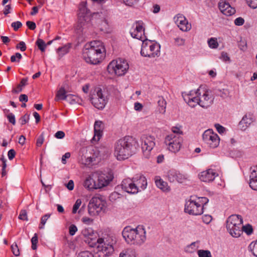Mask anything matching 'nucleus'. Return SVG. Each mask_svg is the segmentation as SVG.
<instances>
[{"instance_id": "obj_9", "label": "nucleus", "mask_w": 257, "mask_h": 257, "mask_svg": "<svg viewBox=\"0 0 257 257\" xmlns=\"http://www.w3.org/2000/svg\"><path fill=\"white\" fill-rule=\"evenodd\" d=\"M164 143L170 151L175 153L180 150L182 138L175 134H170L165 137Z\"/></svg>"}, {"instance_id": "obj_33", "label": "nucleus", "mask_w": 257, "mask_h": 257, "mask_svg": "<svg viewBox=\"0 0 257 257\" xmlns=\"http://www.w3.org/2000/svg\"><path fill=\"white\" fill-rule=\"evenodd\" d=\"M28 78H23L19 84L17 85L16 88H14L12 90V92L14 93H19L21 92L23 90V87L27 85Z\"/></svg>"}, {"instance_id": "obj_38", "label": "nucleus", "mask_w": 257, "mask_h": 257, "mask_svg": "<svg viewBox=\"0 0 257 257\" xmlns=\"http://www.w3.org/2000/svg\"><path fill=\"white\" fill-rule=\"evenodd\" d=\"M197 254L199 257H212L209 250L199 249L197 251Z\"/></svg>"}, {"instance_id": "obj_58", "label": "nucleus", "mask_w": 257, "mask_h": 257, "mask_svg": "<svg viewBox=\"0 0 257 257\" xmlns=\"http://www.w3.org/2000/svg\"><path fill=\"white\" fill-rule=\"evenodd\" d=\"M7 118L9 122L12 123L13 125L16 124V119L15 115L12 113H10L7 115Z\"/></svg>"}, {"instance_id": "obj_31", "label": "nucleus", "mask_w": 257, "mask_h": 257, "mask_svg": "<svg viewBox=\"0 0 257 257\" xmlns=\"http://www.w3.org/2000/svg\"><path fill=\"white\" fill-rule=\"evenodd\" d=\"M158 104L160 113L164 114L166 112L167 103L163 97L158 96Z\"/></svg>"}, {"instance_id": "obj_55", "label": "nucleus", "mask_w": 257, "mask_h": 257, "mask_svg": "<svg viewBox=\"0 0 257 257\" xmlns=\"http://www.w3.org/2000/svg\"><path fill=\"white\" fill-rule=\"evenodd\" d=\"M248 6L252 9L257 8V0H245Z\"/></svg>"}, {"instance_id": "obj_63", "label": "nucleus", "mask_w": 257, "mask_h": 257, "mask_svg": "<svg viewBox=\"0 0 257 257\" xmlns=\"http://www.w3.org/2000/svg\"><path fill=\"white\" fill-rule=\"evenodd\" d=\"M244 22V20L241 17L236 18L234 21V24L236 26H242Z\"/></svg>"}, {"instance_id": "obj_11", "label": "nucleus", "mask_w": 257, "mask_h": 257, "mask_svg": "<svg viewBox=\"0 0 257 257\" xmlns=\"http://www.w3.org/2000/svg\"><path fill=\"white\" fill-rule=\"evenodd\" d=\"M202 139L211 148H215L219 144L220 139L218 136L211 129H208L203 133Z\"/></svg>"}, {"instance_id": "obj_27", "label": "nucleus", "mask_w": 257, "mask_h": 257, "mask_svg": "<svg viewBox=\"0 0 257 257\" xmlns=\"http://www.w3.org/2000/svg\"><path fill=\"white\" fill-rule=\"evenodd\" d=\"M253 121L250 115H245L239 123V127L242 131H244Z\"/></svg>"}, {"instance_id": "obj_6", "label": "nucleus", "mask_w": 257, "mask_h": 257, "mask_svg": "<svg viewBox=\"0 0 257 257\" xmlns=\"http://www.w3.org/2000/svg\"><path fill=\"white\" fill-rule=\"evenodd\" d=\"M128 68L129 65L127 61L121 58L112 60L107 67L109 74L118 76L124 75Z\"/></svg>"}, {"instance_id": "obj_29", "label": "nucleus", "mask_w": 257, "mask_h": 257, "mask_svg": "<svg viewBox=\"0 0 257 257\" xmlns=\"http://www.w3.org/2000/svg\"><path fill=\"white\" fill-rule=\"evenodd\" d=\"M99 29L101 31L108 33L109 31V25L106 17H103L98 21Z\"/></svg>"}, {"instance_id": "obj_56", "label": "nucleus", "mask_w": 257, "mask_h": 257, "mask_svg": "<svg viewBox=\"0 0 257 257\" xmlns=\"http://www.w3.org/2000/svg\"><path fill=\"white\" fill-rule=\"evenodd\" d=\"M77 227L74 224H71L69 227V234L71 236L74 235L77 231Z\"/></svg>"}, {"instance_id": "obj_26", "label": "nucleus", "mask_w": 257, "mask_h": 257, "mask_svg": "<svg viewBox=\"0 0 257 257\" xmlns=\"http://www.w3.org/2000/svg\"><path fill=\"white\" fill-rule=\"evenodd\" d=\"M94 172L92 173L84 181L83 185L85 188L89 190H92L93 189H98L97 187V184L95 182V179H94Z\"/></svg>"}, {"instance_id": "obj_12", "label": "nucleus", "mask_w": 257, "mask_h": 257, "mask_svg": "<svg viewBox=\"0 0 257 257\" xmlns=\"http://www.w3.org/2000/svg\"><path fill=\"white\" fill-rule=\"evenodd\" d=\"M201 92V88L195 90H191L188 93L183 92L182 97L184 101L191 107H194L199 105V94Z\"/></svg>"}, {"instance_id": "obj_53", "label": "nucleus", "mask_w": 257, "mask_h": 257, "mask_svg": "<svg viewBox=\"0 0 257 257\" xmlns=\"http://www.w3.org/2000/svg\"><path fill=\"white\" fill-rule=\"evenodd\" d=\"M11 248L13 254L15 256H17L20 255L19 249L16 243L12 244L11 246Z\"/></svg>"}, {"instance_id": "obj_36", "label": "nucleus", "mask_w": 257, "mask_h": 257, "mask_svg": "<svg viewBox=\"0 0 257 257\" xmlns=\"http://www.w3.org/2000/svg\"><path fill=\"white\" fill-rule=\"evenodd\" d=\"M119 257H136V252L134 249L128 248L121 252Z\"/></svg>"}, {"instance_id": "obj_50", "label": "nucleus", "mask_w": 257, "mask_h": 257, "mask_svg": "<svg viewBox=\"0 0 257 257\" xmlns=\"http://www.w3.org/2000/svg\"><path fill=\"white\" fill-rule=\"evenodd\" d=\"M19 219L22 220H25V221H28V218L27 215V212L26 210H22L20 211L19 216Z\"/></svg>"}, {"instance_id": "obj_44", "label": "nucleus", "mask_w": 257, "mask_h": 257, "mask_svg": "<svg viewBox=\"0 0 257 257\" xmlns=\"http://www.w3.org/2000/svg\"><path fill=\"white\" fill-rule=\"evenodd\" d=\"M36 44L39 48V49L42 51L44 52L45 51L46 44H45V42L42 40L39 39L37 42Z\"/></svg>"}, {"instance_id": "obj_43", "label": "nucleus", "mask_w": 257, "mask_h": 257, "mask_svg": "<svg viewBox=\"0 0 257 257\" xmlns=\"http://www.w3.org/2000/svg\"><path fill=\"white\" fill-rule=\"evenodd\" d=\"M198 242H192L190 244L188 245L186 247V251L189 252H194L197 248H198V246H196V243Z\"/></svg>"}, {"instance_id": "obj_45", "label": "nucleus", "mask_w": 257, "mask_h": 257, "mask_svg": "<svg viewBox=\"0 0 257 257\" xmlns=\"http://www.w3.org/2000/svg\"><path fill=\"white\" fill-rule=\"evenodd\" d=\"M50 214H46L42 217L41 219V223L39 227L40 229H43L44 228V226L46 223L48 219L50 217Z\"/></svg>"}, {"instance_id": "obj_22", "label": "nucleus", "mask_w": 257, "mask_h": 257, "mask_svg": "<svg viewBox=\"0 0 257 257\" xmlns=\"http://www.w3.org/2000/svg\"><path fill=\"white\" fill-rule=\"evenodd\" d=\"M250 170L249 186L252 190L257 191V166L251 167Z\"/></svg>"}, {"instance_id": "obj_34", "label": "nucleus", "mask_w": 257, "mask_h": 257, "mask_svg": "<svg viewBox=\"0 0 257 257\" xmlns=\"http://www.w3.org/2000/svg\"><path fill=\"white\" fill-rule=\"evenodd\" d=\"M94 152L92 156H89L87 157L86 161H85L84 165H89L92 163L96 161V158L98 157V150L97 149L93 150Z\"/></svg>"}, {"instance_id": "obj_41", "label": "nucleus", "mask_w": 257, "mask_h": 257, "mask_svg": "<svg viewBox=\"0 0 257 257\" xmlns=\"http://www.w3.org/2000/svg\"><path fill=\"white\" fill-rule=\"evenodd\" d=\"M252 254L257 257V240L254 242H252L248 246Z\"/></svg>"}, {"instance_id": "obj_57", "label": "nucleus", "mask_w": 257, "mask_h": 257, "mask_svg": "<svg viewBox=\"0 0 257 257\" xmlns=\"http://www.w3.org/2000/svg\"><path fill=\"white\" fill-rule=\"evenodd\" d=\"M77 257H94L93 254L88 251L80 252Z\"/></svg>"}, {"instance_id": "obj_20", "label": "nucleus", "mask_w": 257, "mask_h": 257, "mask_svg": "<svg viewBox=\"0 0 257 257\" xmlns=\"http://www.w3.org/2000/svg\"><path fill=\"white\" fill-rule=\"evenodd\" d=\"M217 175L215 170L210 169L202 172L199 175V177L202 181L209 182L213 181Z\"/></svg>"}, {"instance_id": "obj_17", "label": "nucleus", "mask_w": 257, "mask_h": 257, "mask_svg": "<svg viewBox=\"0 0 257 257\" xmlns=\"http://www.w3.org/2000/svg\"><path fill=\"white\" fill-rule=\"evenodd\" d=\"M174 21L179 29L184 32H187L191 29L186 18L182 14H178L174 18Z\"/></svg>"}, {"instance_id": "obj_61", "label": "nucleus", "mask_w": 257, "mask_h": 257, "mask_svg": "<svg viewBox=\"0 0 257 257\" xmlns=\"http://www.w3.org/2000/svg\"><path fill=\"white\" fill-rule=\"evenodd\" d=\"M17 49H20L21 51H25L26 49V46L24 42H20L16 46Z\"/></svg>"}, {"instance_id": "obj_40", "label": "nucleus", "mask_w": 257, "mask_h": 257, "mask_svg": "<svg viewBox=\"0 0 257 257\" xmlns=\"http://www.w3.org/2000/svg\"><path fill=\"white\" fill-rule=\"evenodd\" d=\"M82 234L85 237H90V236H96V234L93 232V230L89 228H85L82 230Z\"/></svg>"}, {"instance_id": "obj_51", "label": "nucleus", "mask_w": 257, "mask_h": 257, "mask_svg": "<svg viewBox=\"0 0 257 257\" xmlns=\"http://www.w3.org/2000/svg\"><path fill=\"white\" fill-rule=\"evenodd\" d=\"M22 55L19 53H16L15 55H12L11 57V61L12 62H19L22 58Z\"/></svg>"}, {"instance_id": "obj_21", "label": "nucleus", "mask_w": 257, "mask_h": 257, "mask_svg": "<svg viewBox=\"0 0 257 257\" xmlns=\"http://www.w3.org/2000/svg\"><path fill=\"white\" fill-rule=\"evenodd\" d=\"M218 7L221 12L227 16H231L235 13L234 8L231 7L228 2L225 1L219 2Z\"/></svg>"}, {"instance_id": "obj_23", "label": "nucleus", "mask_w": 257, "mask_h": 257, "mask_svg": "<svg viewBox=\"0 0 257 257\" xmlns=\"http://www.w3.org/2000/svg\"><path fill=\"white\" fill-rule=\"evenodd\" d=\"M135 186L138 188V192L145 190L147 186V179L143 175H138L133 178Z\"/></svg>"}, {"instance_id": "obj_49", "label": "nucleus", "mask_w": 257, "mask_h": 257, "mask_svg": "<svg viewBox=\"0 0 257 257\" xmlns=\"http://www.w3.org/2000/svg\"><path fill=\"white\" fill-rule=\"evenodd\" d=\"M195 200L198 202V203H199V204H201L202 206H203V210L204 209V206L209 201L208 199L206 197H199Z\"/></svg>"}, {"instance_id": "obj_19", "label": "nucleus", "mask_w": 257, "mask_h": 257, "mask_svg": "<svg viewBox=\"0 0 257 257\" xmlns=\"http://www.w3.org/2000/svg\"><path fill=\"white\" fill-rule=\"evenodd\" d=\"M122 189L130 194H136L138 192V188L135 186L134 178L124 179L121 183Z\"/></svg>"}, {"instance_id": "obj_25", "label": "nucleus", "mask_w": 257, "mask_h": 257, "mask_svg": "<svg viewBox=\"0 0 257 257\" xmlns=\"http://www.w3.org/2000/svg\"><path fill=\"white\" fill-rule=\"evenodd\" d=\"M103 128V123L101 121H96L94 124V135L92 138L93 141H98L102 135Z\"/></svg>"}, {"instance_id": "obj_18", "label": "nucleus", "mask_w": 257, "mask_h": 257, "mask_svg": "<svg viewBox=\"0 0 257 257\" xmlns=\"http://www.w3.org/2000/svg\"><path fill=\"white\" fill-rule=\"evenodd\" d=\"M167 177L170 182L183 183L187 178L183 174L175 170H170L167 174Z\"/></svg>"}, {"instance_id": "obj_28", "label": "nucleus", "mask_w": 257, "mask_h": 257, "mask_svg": "<svg viewBox=\"0 0 257 257\" xmlns=\"http://www.w3.org/2000/svg\"><path fill=\"white\" fill-rule=\"evenodd\" d=\"M155 183L156 186L163 191H169L170 188L166 182L164 181L160 176H156Z\"/></svg>"}, {"instance_id": "obj_48", "label": "nucleus", "mask_w": 257, "mask_h": 257, "mask_svg": "<svg viewBox=\"0 0 257 257\" xmlns=\"http://www.w3.org/2000/svg\"><path fill=\"white\" fill-rule=\"evenodd\" d=\"M38 236L36 233H35L34 235V236L31 239V242H32V248L33 250H35L37 248V244L38 243Z\"/></svg>"}, {"instance_id": "obj_37", "label": "nucleus", "mask_w": 257, "mask_h": 257, "mask_svg": "<svg viewBox=\"0 0 257 257\" xmlns=\"http://www.w3.org/2000/svg\"><path fill=\"white\" fill-rule=\"evenodd\" d=\"M79 156V162L84 165L85 161H86L87 157L88 156V154L85 149H82L80 151Z\"/></svg>"}, {"instance_id": "obj_59", "label": "nucleus", "mask_w": 257, "mask_h": 257, "mask_svg": "<svg viewBox=\"0 0 257 257\" xmlns=\"http://www.w3.org/2000/svg\"><path fill=\"white\" fill-rule=\"evenodd\" d=\"M44 141V133H42L41 135L37 139L36 145L37 147H40L43 144Z\"/></svg>"}, {"instance_id": "obj_14", "label": "nucleus", "mask_w": 257, "mask_h": 257, "mask_svg": "<svg viewBox=\"0 0 257 257\" xmlns=\"http://www.w3.org/2000/svg\"><path fill=\"white\" fill-rule=\"evenodd\" d=\"M90 100L93 105L98 109H103L107 101L100 88H98L96 93L91 96Z\"/></svg>"}, {"instance_id": "obj_64", "label": "nucleus", "mask_w": 257, "mask_h": 257, "mask_svg": "<svg viewBox=\"0 0 257 257\" xmlns=\"http://www.w3.org/2000/svg\"><path fill=\"white\" fill-rule=\"evenodd\" d=\"M203 221L206 223H209L212 220V217L209 215H205L202 217Z\"/></svg>"}, {"instance_id": "obj_5", "label": "nucleus", "mask_w": 257, "mask_h": 257, "mask_svg": "<svg viewBox=\"0 0 257 257\" xmlns=\"http://www.w3.org/2000/svg\"><path fill=\"white\" fill-rule=\"evenodd\" d=\"M243 220L239 215H231L226 220V228L229 234L234 237L240 236L242 233Z\"/></svg>"}, {"instance_id": "obj_4", "label": "nucleus", "mask_w": 257, "mask_h": 257, "mask_svg": "<svg viewBox=\"0 0 257 257\" xmlns=\"http://www.w3.org/2000/svg\"><path fill=\"white\" fill-rule=\"evenodd\" d=\"M115 242L112 238H98L93 244L96 245L97 254L99 257L109 256L114 251L113 244Z\"/></svg>"}, {"instance_id": "obj_62", "label": "nucleus", "mask_w": 257, "mask_h": 257, "mask_svg": "<svg viewBox=\"0 0 257 257\" xmlns=\"http://www.w3.org/2000/svg\"><path fill=\"white\" fill-rule=\"evenodd\" d=\"M215 126L217 132L220 134H223L225 132V128L219 124H215Z\"/></svg>"}, {"instance_id": "obj_10", "label": "nucleus", "mask_w": 257, "mask_h": 257, "mask_svg": "<svg viewBox=\"0 0 257 257\" xmlns=\"http://www.w3.org/2000/svg\"><path fill=\"white\" fill-rule=\"evenodd\" d=\"M184 211L186 213L192 215H200L203 214V206L191 196L190 199L186 201Z\"/></svg>"}, {"instance_id": "obj_15", "label": "nucleus", "mask_w": 257, "mask_h": 257, "mask_svg": "<svg viewBox=\"0 0 257 257\" xmlns=\"http://www.w3.org/2000/svg\"><path fill=\"white\" fill-rule=\"evenodd\" d=\"M94 178L95 179V181H97V182L96 183L97 188L100 189L107 186L112 180L113 176L110 173L108 174H100L97 172H94Z\"/></svg>"}, {"instance_id": "obj_8", "label": "nucleus", "mask_w": 257, "mask_h": 257, "mask_svg": "<svg viewBox=\"0 0 257 257\" xmlns=\"http://www.w3.org/2000/svg\"><path fill=\"white\" fill-rule=\"evenodd\" d=\"M155 138L154 136L143 135L141 137V142L143 156L149 159L151 156V151L155 146Z\"/></svg>"}, {"instance_id": "obj_35", "label": "nucleus", "mask_w": 257, "mask_h": 257, "mask_svg": "<svg viewBox=\"0 0 257 257\" xmlns=\"http://www.w3.org/2000/svg\"><path fill=\"white\" fill-rule=\"evenodd\" d=\"M68 94H66V91L64 88H61L57 92L55 100L58 101L59 100H66Z\"/></svg>"}, {"instance_id": "obj_3", "label": "nucleus", "mask_w": 257, "mask_h": 257, "mask_svg": "<svg viewBox=\"0 0 257 257\" xmlns=\"http://www.w3.org/2000/svg\"><path fill=\"white\" fill-rule=\"evenodd\" d=\"M122 235L126 242L132 245L141 246L146 240V231L142 225H138L135 228L126 226L122 230Z\"/></svg>"}, {"instance_id": "obj_60", "label": "nucleus", "mask_w": 257, "mask_h": 257, "mask_svg": "<svg viewBox=\"0 0 257 257\" xmlns=\"http://www.w3.org/2000/svg\"><path fill=\"white\" fill-rule=\"evenodd\" d=\"M11 26L14 28V30L16 31L22 26V24L20 21H17L12 23Z\"/></svg>"}, {"instance_id": "obj_52", "label": "nucleus", "mask_w": 257, "mask_h": 257, "mask_svg": "<svg viewBox=\"0 0 257 257\" xmlns=\"http://www.w3.org/2000/svg\"><path fill=\"white\" fill-rule=\"evenodd\" d=\"M81 204V200L79 199H78L76 201L74 205H73V209H72V213L75 214L76 213L77 210L79 208Z\"/></svg>"}, {"instance_id": "obj_42", "label": "nucleus", "mask_w": 257, "mask_h": 257, "mask_svg": "<svg viewBox=\"0 0 257 257\" xmlns=\"http://www.w3.org/2000/svg\"><path fill=\"white\" fill-rule=\"evenodd\" d=\"M209 46L212 49H216L218 46V43L216 38H211L208 41Z\"/></svg>"}, {"instance_id": "obj_7", "label": "nucleus", "mask_w": 257, "mask_h": 257, "mask_svg": "<svg viewBox=\"0 0 257 257\" xmlns=\"http://www.w3.org/2000/svg\"><path fill=\"white\" fill-rule=\"evenodd\" d=\"M142 49L141 54L144 57L154 58L158 57L160 54V46L159 44L147 39L142 41Z\"/></svg>"}, {"instance_id": "obj_24", "label": "nucleus", "mask_w": 257, "mask_h": 257, "mask_svg": "<svg viewBox=\"0 0 257 257\" xmlns=\"http://www.w3.org/2000/svg\"><path fill=\"white\" fill-rule=\"evenodd\" d=\"M103 206V202L101 198L99 197H93L90 201L88 205L89 211L90 208H92L93 209L97 210V212L102 209Z\"/></svg>"}, {"instance_id": "obj_30", "label": "nucleus", "mask_w": 257, "mask_h": 257, "mask_svg": "<svg viewBox=\"0 0 257 257\" xmlns=\"http://www.w3.org/2000/svg\"><path fill=\"white\" fill-rule=\"evenodd\" d=\"M71 47V44L68 43L63 47H59L57 50V53L59 55V59H61L64 55L68 53Z\"/></svg>"}, {"instance_id": "obj_47", "label": "nucleus", "mask_w": 257, "mask_h": 257, "mask_svg": "<svg viewBox=\"0 0 257 257\" xmlns=\"http://www.w3.org/2000/svg\"><path fill=\"white\" fill-rule=\"evenodd\" d=\"M175 45L177 46H184L185 43V40L182 38L176 37L174 38Z\"/></svg>"}, {"instance_id": "obj_16", "label": "nucleus", "mask_w": 257, "mask_h": 257, "mask_svg": "<svg viewBox=\"0 0 257 257\" xmlns=\"http://www.w3.org/2000/svg\"><path fill=\"white\" fill-rule=\"evenodd\" d=\"M130 33L132 37L134 38L141 41L145 39V29L143 27V23L141 21H139L134 24Z\"/></svg>"}, {"instance_id": "obj_13", "label": "nucleus", "mask_w": 257, "mask_h": 257, "mask_svg": "<svg viewBox=\"0 0 257 257\" xmlns=\"http://www.w3.org/2000/svg\"><path fill=\"white\" fill-rule=\"evenodd\" d=\"M199 97V105L204 108H208L213 103L214 97L209 90H204L201 88Z\"/></svg>"}, {"instance_id": "obj_2", "label": "nucleus", "mask_w": 257, "mask_h": 257, "mask_svg": "<svg viewBox=\"0 0 257 257\" xmlns=\"http://www.w3.org/2000/svg\"><path fill=\"white\" fill-rule=\"evenodd\" d=\"M139 146L136 139L131 136H125L115 143L114 155L117 160H124L135 154Z\"/></svg>"}, {"instance_id": "obj_39", "label": "nucleus", "mask_w": 257, "mask_h": 257, "mask_svg": "<svg viewBox=\"0 0 257 257\" xmlns=\"http://www.w3.org/2000/svg\"><path fill=\"white\" fill-rule=\"evenodd\" d=\"M216 94L222 98H226L229 95V91L227 89H223L222 90L217 89L216 91Z\"/></svg>"}, {"instance_id": "obj_54", "label": "nucleus", "mask_w": 257, "mask_h": 257, "mask_svg": "<svg viewBox=\"0 0 257 257\" xmlns=\"http://www.w3.org/2000/svg\"><path fill=\"white\" fill-rule=\"evenodd\" d=\"M87 240H86V241H88V243L90 244V246H96V245L93 244V243H94V241H95V242L97 241V239L98 238H97L96 235V236H90V237H87Z\"/></svg>"}, {"instance_id": "obj_1", "label": "nucleus", "mask_w": 257, "mask_h": 257, "mask_svg": "<svg viewBox=\"0 0 257 257\" xmlns=\"http://www.w3.org/2000/svg\"><path fill=\"white\" fill-rule=\"evenodd\" d=\"M105 54L103 43L100 41H93L85 45L82 56L86 63L96 65L104 58Z\"/></svg>"}, {"instance_id": "obj_32", "label": "nucleus", "mask_w": 257, "mask_h": 257, "mask_svg": "<svg viewBox=\"0 0 257 257\" xmlns=\"http://www.w3.org/2000/svg\"><path fill=\"white\" fill-rule=\"evenodd\" d=\"M66 101L71 104H75L76 103L81 104L82 100L77 96L68 94Z\"/></svg>"}, {"instance_id": "obj_46", "label": "nucleus", "mask_w": 257, "mask_h": 257, "mask_svg": "<svg viewBox=\"0 0 257 257\" xmlns=\"http://www.w3.org/2000/svg\"><path fill=\"white\" fill-rule=\"evenodd\" d=\"M242 231H244L247 234L250 235L253 231V229L251 225L247 224L245 226L242 225Z\"/></svg>"}]
</instances>
